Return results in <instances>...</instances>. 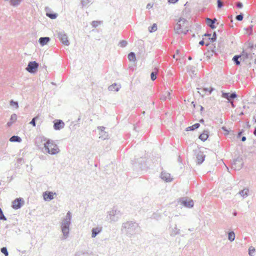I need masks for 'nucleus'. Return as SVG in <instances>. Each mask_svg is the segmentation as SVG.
Wrapping results in <instances>:
<instances>
[{"label": "nucleus", "instance_id": "f257e3e1", "mask_svg": "<svg viewBox=\"0 0 256 256\" xmlns=\"http://www.w3.org/2000/svg\"><path fill=\"white\" fill-rule=\"evenodd\" d=\"M72 218V213L68 211L66 217L62 220L60 224V228L63 234L62 239H66L68 236L70 226L71 224Z\"/></svg>", "mask_w": 256, "mask_h": 256}, {"label": "nucleus", "instance_id": "f03ea898", "mask_svg": "<svg viewBox=\"0 0 256 256\" xmlns=\"http://www.w3.org/2000/svg\"><path fill=\"white\" fill-rule=\"evenodd\" d=\"M138 227V225L136 222L128 221L122 224L121 230L128 236L130 238L136 234V230Z\"/></svg>", "mask_w": 256, "mask_h": 256}, {"label": "nucleus", "instance_id": "7ed1b4c3", "mask_svg": "<svg viewBox=\"0 0 256 256\" xmlns=\"http://www.w3.org/2000/svg\"><path fill=\"white\" fill-rule=\"evenodd\" d=\"M44 150L50 154H56L60 152L58 146L50 140H48L44 144Z\"/></svg>", "mask_w": 256, "mask_h": 256}, {"label": "nucleus", "instance_id": "20e7f679", "mask_svg": "<svg viewBox=\"0 0 256 256\" xmlns=\"http://www.w3.org/2000/svg\"><path fill=\"white\" fill-rule=\"evenodd\" d=\"M122 216V212L120 210L114 208L110 211L108 212L106 218L109 220L110 222H114L118 221Z\"/></svg>", "mask_w": 256, "mask_h": 256}, {"label": "nucleus", "instance_id": "39448f33", "mask_svg": "<svg viewBox=\"0 0 256 256\" xmlns=\"http://www.w3.org/2000/svg\"><path fill=\"white\" fill-rule=\"evenodd\" d=\"M187 22H188L185 18H180L178 22L174 26V30L178 34L182 33L186 34L188 30H186V26H185V24Z\"/></svg>", "mask_w": 256, "mask_h": 256}, {"label": "nucleus", "instance_id": "423d86ee", "mask_svg": "<svg viewBox=\"0 0 256 256\" xmlns=\"http://www.w3.org/2000/svg\"><path fill=\"white\" fill-rule=\"evenodd\" d=\"M57 34L59 40L64 44L67 46L70 44V42L68 40V36L63 30L58 32Z\"/></svg>", "mask_w": 256, "mask_h": 256}, {"label": "nucleus", "instance_id": "0eeeda50", "mask_svg": "<svg viewBox=\"0 0 256 256\" xmlns=\"http://www.w3.org/2000/svg\"><path fill=\"white\" fill-rule=\"evenodd\" d=\"M38 68V64L36 61L30 62L26 68V70L30 74L35 73Z\"/></svg>", "mask_w": 256, "mask_h": 256}, {"label": "nucleus", "instance_id": "6e6552de", "mask_svg": "<svg viewBox=\"0 0 256 256\" xmlns=\"http://www.w3.org/2000/svg\"><path fill=\"white\" fill-rule=\"evenodd\" d=\"M222 96L223 98L226 99L228 102H232V100L238 97V94L236 92L232 93L225 92L224 91H222Z\"/></svg>", "mask_w": 256, "mask_h": 256}, {"label": "nucleus", "instance_id": "1a4fd4ad", "mask_svg": "<svg viewBox=\"0 0 256 256\" xmlns=\"http://www.w3.org/2000/svg\"><path fill=\"white\" fill-rule=\"evenodd\" d=\"M24 204V201L22 198H16L12 202V208L14 210H18L20 209Z\"/></svg>", "mask_w": 256, "mask_h": 256}, {"label": "nucleus", "instance_id": "9d476101", "mask_svg": "<svg viewBox=\"0 0 256 256\" xmlns=\"http://www.w3.org/2000/svg\"><path fill=\"white\" fill-rule=\"evenodd\" d=\"M242 166L243 162H242V159L240 158L234 160L232 164V168L234 170H240Z\"/></svg>", "mask_w": 256, "mask_h": 256}, {"label": "nucleus", "instance_id": "9b49d317", "mask_svg": "<svg viewBox=\"0 0 256 256\" xmlns=\"http://www.w3.org/2000/svg\"><path fill=\"white\" fill-rule=\"evenodd\" d=\"M64 126V123L62 120H57L54 122V128L55 130H60Z\"/></svg>", "mask_w": 256, "mask_h": 256}, {"label": "nucleus", "instance_id": "f8f14e48", "mask_svg": "<svg viewBox=\"0 0 256 256\" xmlns=\"http://www.w3.org/2000/svg\"><path fill=\"white\" fill-rule=\"evenodd\" d=\"M182 204L188 208H192L194 204V202L192 200H188L186 198H183L182 200Z\"/></svg>", "mask_w": 256, "mask_h": 256}, {"label": "nucleus", "instance_id": "ddd939ff", "mask_svg": "<svg viewBox=\"0 0 256 256\" xmlns=\"http://www.w3.org/2000/svg\"><path fill=\"white\" fill-rule=\"evenodd\" d=\"M196 158L197 163L200 164L204 160L205 155L204 154L203 152L199 151L196 154Z\"/></svg>", "mask_w": 256, "mask_h": 256}, {"label": "nucleus", "instance_id": "4468645a", "mask_svg": "<svg viewBox=\"0 0 256 256\" xmlns=\"http://www.w3.org/2000/svg\"><path fill=\"white\" fill-rule=\"evenodd\" d=\"M217 20L216 18L213 19H211L210 18H207L206 19V22L207 25L210 28L212 29H214L216 26L214 24Z\"/></svg>", "mask_w": 256, "mask_h": 256}, {"label": "nucleus", "instance_id": "2eb2a0df", "mask_svg": "<svg viewBox=\"0 0 256 256\" xmlns=\"http://www.w3.org/2000/svg\"><path fill=\"white\" fill-rule=\"evenodd\" d=\"M160 178L162 179L166 182H171L172 178H170V174L166 172H162L160 174Z\"/></svg>", "mask_w": 256, "mask_h": 256}, {"label": "nucleus", "instance_id": "dca6fc26", "mask_svg": "<svg viewBox=\"0 0 256 256\" xmlns=\"http://www.w3.org/2000/svg\"><path fill=\"white\" fill-rule=\"evenodd\" d=\"M54 194L52 192H46L43 193L44 198L45 200L50 201L54 198Z\"/></svg>", "mask_w": 256, "mask_h": 256}, {"label": "nucleus", "instance_id": "f3484780", "mask_svg": "<svg viewBox=\"0 0 256 256\" xmlns=\"http://www.w3.org/2000/svg\"><path fill=\"white\" fill-rule=\"evenodd\" d=\"M45 10L46 12V16L51 19H55L57 18L58 14L56 13L50 12V9L49 8L46 7L45 8Z\"/></svg>", "mask_w": 256, "mask_h": 256}, {"label": "nucleus", "instance_id": "a211bd4d", "mask_svg": "<svg viewBox=\"0 0 256 256\" xmlns=\"http://www.w3.org/2000/svg\"><path fill=\"white\" fill-rule=\"evenodd\" d=\"M102 230V226H98L94 228H93L92 230V237L95 238L99 233H100Z\"/></svg>", "mask_w": 256, "mask_h": 256}, {"label": "nucleus", "instance_id": "6ab92c4d", "mask_svg": "<svg viewBox=\"0 0 256 256\" xmlns=\"http://www.w3.org/2000/svg\"><path fill=\"white\" fill-rule=\"evenodd\" d=\"M50 41V38L49 37H41L38 40L39 43L42 46L46 45Z\"/></svg>", "mask_w": 256, "mask_h": 256}, {"label": "nucleus", "instance_id": "aec40b11", "mask_svg": "<svg viewBox=\"0 0 256 256\" xmlns=\"http://www.w3.org/2000/svg\"><path fill=\"white\" fill-rule=\"evenodd\" d=\"M120 88V84L118 85L114 83L108 87V90L110 91H116L118 92Z\"/></svg>", "mask_w": 256, "mask_h": 256}, {"label": "nucleus", "instance_id": "412c9836", "mask_svg": "<svg viewBox=\"0 0 256 256\" xmlns=\"http://www.w3.org/2000/svg\"><path fill=\"white\" fill-rule=\"evenodd\" d=\"M249 190L248 188H244L238 192V194L244 198L247 197L248 196Z\"/></svg>", "mask_w": 256, "mask_h": 256}, {"label": "nucleus", "instance_id": "4be33fe9", "mask_svg": "<svg viewBox=\"0 0 256 256\" xmlns=\"http://www.w3.org/2000/svg\"><path fill=\"white\" fill-rule=\"evenodd\" d=\"M170 92H166V94H162L160 96V99L163 101H165L166 100V99H170Z\"/></svg>", "mask_w": 256, "mask_h": 256}, {"label": "nucleus", "instance_id": "5701e85b", "mask_svg": "<svg viewBox=\"0 0 256 256\" xmlns=\"http://www.w3.org/2000/svg\"><path fill=\"white\" fill-rule=\"evenodd\" d=\"M206 133L204 132L202 134L199 136L198 138L203 142H205L208 137V132L206 131Z\"/></svg>", "mask_w": 256, "mask_h": 256}, {"label": "nucleus", "instance_id": "b1692460", "mask_svg": "<svg viewBox=\"0 0 256 256\" xmlns=\"http://www.w3.org/2000/svg\"><path fill=\"white\" fill-rule=\"evenodd\" d=\"M10 141L11 142H22V138L18 136H13L10 138Z\"/></svg>", "mask_w": 256, "mask_h": 256}, {"label": "nucleus", "instance_id": "393cba45", "mask_svg": "<svg viewBox=\"0 0 256 256\" xmlns=\"http://www.w3.org/2000/svg\"><path fill=\"white\" fill-rule=\"evenodd\" d=\"M180 233V230L178 229L176 227V225L175 226L174 228H172L170 236H174L176 234H178Z\"/></svg>", "mask_w": 256, "mask_h": 256}, {"label": "nucleus", "instance_id": "a878e982", "mask_svg": "<svg viewBox=\"0 0 256 256\" xmlns=\"http://www.w3.org/2000/svg\"><path fill=\"white\" fill-rule=\"evenodd\" d=\"M200 126V124H198V123H196L194 124H193L192 126H188L186 128V131H188V130H194L196 129H197Z\"/></svg>", "mask_w": 256, "mask_h": 256}, {"label": "nucleus", "instance_id": "bb28decb", "mask_svg": "<svg viewBox=\"0 0 256 256\" xmlns=\"http://www.w3.org/2000/svg\"><path fill=\"white\" fill-rule=\"evenodd\" d=\"M128 58L130 61L135 62L136 60V54L134 52H130L128 54Z\"/></svg>", "mask_w": 256, "mask_h": 256}, {"label": "nucleus", "instance_id": "cd10ccee", "mask_svg": "<svg viewBox=\"0 0 256 256\" xmlns=\"http://www.w3.org/2000/svg\"><path fill=\"white\" fill-rule=\"evenodd\" d=\"M108 132L105 131L100 132V138H102V140H106L108 138Z\"/></svg>", "mask_w": 256, "mask_h": 256}, {"label": "nucleus", "instance_id": "c85d7f7f", "mask_svg": "<svg viewBox=\"0 0 256 256\" xmlns=\"http://www.w3.org/2000/svg\"><path fill=\"white\" fill-rule=\"evenodd\" d=\"M240 58V56H238V55H236V56H234L233 58H232V60L234 62V64L236 65V66H238L240 64V61L239 60V58Z\"/></svg>", "mask_w": 256, "mask_h": 256}, {"label": "nucleus", "instance_id": "c756f323", "mask_svg": "<svg viewBox=\"0 0 256 256\" xmlns=\"http://www.w3.org/2000/svg\"><path fill=\"white\" fill-rule=\"evenodd\" d=\"M252 28H253V26L250 25V26H248V28H244V30H246V34L248 36L252 34V32H253Z\"/></svg>", "mask_w": 256, "mask_h": 256}, {"label": "nucleus", "instance_id": "7c9ffc66", "mask_svg": "<svg viewBox=\"0 0 256 256\" xmlns=\"http://www.w3.org/2000/svg\"><path fill=\"white\" fill-rule=\"evenodd\" d=\"M22 0H10V4L14 6H16L20 4Z\"/></svg>", "mask_w": 256, "mask_h": 256}, {"label": "nucleus", "instance_id": "2f4dec72", "mask_svg": "<svg viewBox=\"0 0 256 256\" xmlns=\"http://www.w3.org/2000/svg\"><path fill=\"white\" fill-rule=\"evenodd\" d=\"M228 238L230 242H232L235 238V234L234 232H230L228 234Z\"/></svg>", "mask_w": 256, "mask_h": 256}, {"label": "nucleus", "instance_id": "473e14b6", "mask_svg": "<svg viewBox=\"0 0 256 256\" xmlns=\"http://www.w3.org/2000/svg\"><path fill=\"white\" fill-rule=\"evenodd\" d=\"M92 2V0H82L80 4L82 7H84L86 6L88 4Z\"/></svg>", "mask_w": 256, "mask_h": 256}, {"label": "nucleus", "instance_id": "72a5a7b5", "mask_svg": "<svg viewBox=\"0 0 256 256\" xmlns=\"http://www.w3.org/2000/svg\"><path fill=\"white\" fill-rule=\"evenodd\" d=\"M127 45L128 42L125 40H120L118 44V46L121 48H125Z\"/></svg>", "mask_w": 256, "mask_h": 256}, {"label": "nucleus", "instance_id": "f704fd0d", "mask_svg": "<svg viewBox=\"0 0 256 256\" xmlns=\"http://www.w3.org/2000/svg\"><path fill=\"white\" fill-rule=\"evenodd\" d=\"M0 252L5 256H8V252L6 247H2L0 248Z\"/></svg>", "mask_w": 256, "mask_h": 256}, {"label": "nucleus", "instance_id": "c9c22d12", "mask_svg": "<svg viewBox=\"0 0 256 256\" xmlns=\"http://www.w3.org/2000/svg\"><path fill=\"white\" fill-rule=\"evenodd\" d=\"M148 30H149V31L150 32H152L156 31V30H157V25H156V24H154L151 27L149 28Z\"/></svg>", "mask_w": 256, "mask_h": 256}, {"label": "nucleus", "instance_id": "e433bc0d", "mask_svg": "<svg viewBox=\"0 0 256 256\" xmlns=\"http://www.w3.org/2000/svg\"><path fill=\"white\" fill-rule=\"evenodd\" d=\"M74 256H90L88 252H79L75 254Z\"/></svg>", "mask_w": 256, "mask_h": 256}, {"label": "nucleus", "instance_id": "4c0bfd02", "mask_svg": "<svg viewBox=\"0 0 256 256\" xmlns=\"http://www.w3.org/2000/svg\"><path fill=\"white\" fill-rule=\"evenodd\" d=\"M214 90V88H212V87H210V88H202V90L204 92H209V94H211V93Z\"/></svg>", "mask_w": 256, "mask_h": 256}, {"label": "nucleus", "instance_id": "58836bf2", "mask_svg": "<svg viewBox=\"0 0 256 256\" xmlns=\"http://www.w3.org/2000/svg\"><path fill=\"white\" fill-rule=\"evenodd\" d=\"M208 39L210 40L212 42H214L216 41V32H214L211 38H209Z\"/></svg>", "mask_w": 256, "mask_h": 256}, {"label": "nucleus", "instance_id": "ea45409f", "mask_svg": "<svg viewBox=\"0 0 256 256\" xmlns=\"http://www.w3.org/2000/svg\"><path fill=\"white\" fill-rule=\"evenodd\" d=\"M10 105L11 106H15L16 108L18 107V102H14L13 100H11L10 101Z\"/></svg>", "mask_w": 256, "mask_h": 256}, {"label": "nucleus", "instance_id": "a19ab883", "mask_svg": "<svg viewBox=\"0 0 256 256\" xmlns=\"http://www.w3.org/2000/svg\"><path fill=\"white\" fill-rule=\"evenodd\" d=\"M38 118V116L34 117L30 122V124H32L34 126L36 125V122Z\"/></svg>", "mask_w": 256, "mask_h": 256}, {"label": "nucleus", "instance_id": "79ce46f5", "mask_svg": "<svg viewBox=\"0 0 256 256\" xmlns=\"http://www.w3.org/2000/svg\"><path fill=\"white\" fill-rule=\"evenodd\" d=\"M255 252V248L252 246H250V248H249V252H248V254H249V255L250 256H254V253Z\"/></svg>", "mask_w": 256, "mask_h": 256}, {"label": "nucleus", "instance_id": "37998d69", "mask_svg": "<svg viewBox=\"0 0 256 256\" xmlns=\"http://www.w3.org/2000/svg\"><path fill=\"white\" fill-rule=\"evenodd\" d=\"M157 72H152L150 74V78L152 80H154L156 78Z\"/></svg>", "mask_w": 256, "mask_h": 256}, {"label": "nucleus", "instance_id": "c03bdc74", "mask_svg": "<svg viewBox=\"0 0 256 256\" xmlns=\"http://www.w3.org/2000/svg\"><path fill=\"white\" fill-rule=\"evenodd\" d=\"M0 220H6V218L4 216V214H3V212H2V211L1 208H0Z\"/></svg>", "mask_w": 256, "mask_h": 256}, {"label": "nucleus", "instance_id": "a18cd8bd", "mask_svg": "<svg viewBox=\"0 0 256 256\" xmlns=\"http://www.w3.org/2000/svg\"><path fill=\"white\" fill-rule=\"evenodd\" d=\"M244 18V14H240L236 16V20L238 21H241Z\"/></svg>", "mask_w": 256, "mask_h": 256}, {"label": "nucleus", "instance_id": "49530a36", "mask_svg": "<svg viewBox=\"0 0 256 256\" xmlns=\"http://www.w3.org/2000/svg\"><path fill=\"white\" fill-rule=\"evenodd\" d=\"M16 118H17V116L16 114H12L11 116H10V121L11 122H14L16 120Z\"/></svg>", "mask_w": 256, "mask_h": 256}, {"label": "nucleus", "instance_id": "de8ad7c7", "mask_svg": "<svg viewBox=\"0 0 256 256\" xmlns=\"http://www.w3.org/2000/svg\"><path fill=\"white\" fill-rule=\"evenodd\" d=\"M100 22L94 20L92 22V27L96 28Z\"/></svg>", "mask_w": 256, "mask_h": 256}, {"label": "nucleus", "instance_id": "09e8293b", "mask_svg": "<svg viewBox=\"0 0 256 256\" xmlns=\"http://www.w3.org/2000/svg\"><path fill=\"white\" fill-rule=\"evenodd\" d=\"M217 4H218V8H222L224 6L223 2H222L221 1V0H218Z\"/></svg>", "mask_w": 256, "mask_h": 256}, {"label": "nucleus", "instance_id": "8fccbe9b", "mask_svg": "<svg viewBox=\"0 0 256 256\" xmlns=\"http://www.w3.org/2000/svg\"><path fill=\"white\" fill-rule=\"evenodd\" d=\"M236 6L238 8H240L242 7V4L241 2H238L236 4Z\"/></svg>", "mask_w": 256, "mask_h": 256}, {"label": "nucleus", "instance_id": "3c124183", "mask_svg": "<svg viewBox=\"0 0 256 256\" xmlns=\"http://www.w3.org/2000/svg\"><path fill=\"white\" fill-rule=\"evenodd\" d=\"M105 127L104 126H98V129L100 130V132H103L104 131H105Z\"/></svg>", "mask_w": 256, "mask_h": 256}, {"label": "nucleus", "instance_id": "603ef678", "mask_svg": "<svg viewBox=\"0 0 256 256\" xmlns=\"http://www.w3.org/2000/svg\"><path fill=\"white\" fill-rule=\"evenodd\" d=\"M244 132V130H240V132H239L238 134V138H240L241 136L242 135V133Z\"/></svg>", "mask_w": 256, "mask_h": 256}, {"label": "nucleus", "instance_id": "864d4df0", "mask_svg": "<svg viewBox=\"0 0 256 256\" xmlns=\"http://www.w3.org/2000/svg\"><path fill=\"white\" fill-rule=\"evenodd\" d=\"M168 2L172 4H175L178 1V0H168Z\"/></svg>", "mask_w": 256, "mask_h": 256}, {"label": "nucleus", "instance_id": "5fc2aeb1", "mask_svg": "<svg viewBox=\"0 0 256 256\" xmlns=\"http://www.w3.org/2000/svg\"><path fill=\"white\" fill-rule=\"evenodd\" d=\"M222 130L224 131V132H226V134H228V130L226 129V128L225 127V126H223L222 128Z\"/></svg>", "mask_w": 256, "mask_h": 256}, {"label": "nucleus", "instance_id": "6e6d98bb", "mask_svg": "<svg viewBox=\"0 0 256 256\" xmlns=\"http://www.w3.org/2000/svg\"><path fill=\"white\" fill-rule=\"evenodd\" d=\"M204 36H208V38H210V36H211V34H208V33H206V34L204 35Z\"/></svg>", "mask_w": 256, "mask_h": 256}, {"label": "nucleus", "instance_id": "4d7b16f0", "mask_svg": "<svg viewBox=\"0 0 256 256\" xmlns=\"http://www.w3.org/2000/svg\"><path fill=\"white\" fill-rule=\"evenodd\" d=\"M199 44L201 46H203L204 44V40H202L199 42Z\"/></svg>", "mask_w": 256, "mask_h": 256}, {"label": "nucleus", "instance_id": "13d9d810", "mask_svg": "<svg viewBox=\"0 0 256 256\" xmlns=\"http://www.w3.org/2000/svg\"><path fill=\"white\" fill-rule=\"evenodd\" d=\"M246 136H242V138L241 140H242V142H244V141H246Z\"/></svg>", "mask_w": 256, "mask_h": 256}, {"label": "nucleus", "instance_id": "bf43d9fd", "mask_svg": "<svg viewBox=\"0 0 256 256\" xmlns=\"http://www.w3.org/2000/svg\"><path fill=\"white\" fill-rule=\"evenodd\" d=\"M12 123H13V122H11V121L8 122L7 123V125H8V126H10L12 124Z\"/></svg>", "mask_w": 256, "mask_h": 256}, {"label": "nucleus", "instance_id": "052dcab7", "mask_svg": "<svg viewBox=\"0 0 256 256\" xmlns=\"http://www.w3.org/2000/svg\"><path fill=\"white\" fill-rule=\"evenodd\" d=\"M152 7V6L150 5V4H148L146 6V8H148V9H150V8H151Z\"/></svg>", "mask_w": 256, "mask_h": 256}, {"label": "nucleus", "instance_id": "680f3d73", "mask_svg": "<svg viewBox=\"0 0 256 256\" xmlns=\"http://www.w3.org/2000/svg\"><path fill=\"white\" fill-rule=\"evenodd\" d=\"M232 104V107L234 108V100H232V102H230Z\"/></svg>", "mask_w": 256, "mask_h": 256}, {"label": "nucleus", "instance_id": "e2e57ef3", "mask_svg": "<svg viewBox=\"0 0 256 256\" xmlns=\"http://www.w3.org/2000/svg\"><path fill=\"white\" fill-rule=\"evenodd\" d=\"M200 123H204V119H201V120H200Z\"/></svg>", "mask_w": 256, "mask_h": 256}, {"label": "nucleus", "instance_id": "0e129e2a", "mask_svg": "<svg viewBox=\"0 0 256 256\" xmlns=\"http://www.w3.org/2000/svg\"><path fill=\"white\" fill-rule=\"evenodd\" d=\"M254 134L256 136V128H254Z\"/></svg>", "mask_w": 256, "mask_h": 256}, {"label": "nucleus", "instance_id": "69168bd1", "mask_svg": "<svg viewBox=\"0 0 256 256\" xmlns=\"http://www.w3.org/2000/svg\"><path fill=\"white\" fill-rule=\"evenodd\" d=\"M233 215L236 216L237 215V212L235 211L233 212Z\"/></svg>", "mask_w": 256, "mask_h": 256}, {"label": "nucleus", "instance_id": "338daca9", "mask_svg": "<svg viewBox=\"0 0 256 256\" xmlns=\"http://www.w3.org/2000/svg\"><path fill=\"white\" fill-rule=\"evenodd\" d=\"M178 161L180 162H181V158H180V156H179L178 158Z\"/></svg>", "mask_w": 256, "mask_h": 256}, {"label": "nucleus", "instance_id": "774afa93", "mask_svg": "<svg viewBox=\"0 0 256 256\" xmlns=\"http://www.w3.org/2000/svg\"><path fill=\"white\" fill-rule=\"evenodd\" d=\"M204 108L202 106H200V110L202 111L204 110Z\"/></svg>", "mask_w": 256, "mask_h": 256}]
</instances>
